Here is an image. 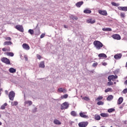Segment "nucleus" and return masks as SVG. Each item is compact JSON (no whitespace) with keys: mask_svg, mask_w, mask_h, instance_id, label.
<instances>
[{"mask_svg":"<svg viewBox=\"0 0 127 127\" xmlns=\"http://www.w3.org/2000/svg\"><path fill=\"white\" fill-rule=\"evenodd\" d=\"M108 92H112V88H108L105 90V93H108Z\"/></svg>","mask_w":127,"mask_h":127,"instance_id":"nucleus-34","label":"nucleus"},{"mask_svg":"<svg viewBox=\"0 0 127 127\" xmlns=\"http://www.w3.org/2000/svg\"><path fill=\"white\" fill-rule=\"evenodd\" d=\"M1 90H2V89L0 88V96L1 94V93H0V92H1Z\"/></svg>","mask_w":127,"mask_h":127,"instance_id":"nucleus-56","label":"nucleus"},{"mask_svg":"<svg viewBox=\"0 0 127 127\" xmlns=\"http://www.w3.org/2000/svg\"><path fill=\"white\" fill-rule=\"evenodd\" d=\"M70 115H71V116H72L73 117H77V113L74 111H71V112L70 113Z\"/></svg>","mask_w":127,"mask_h":127,"instance_id":"nucleus-30","label":"nucleus"},{"mask_svg":"<svg viewBox=\"0 0 127 127\" xmlns=\"http://www.w3.org/2000/svg\"><path fill=\"white\" fill-rule=\"evenodd\" d=\"M112 5H114V6H119V3H117L115 2H111Z\"/></svg>","mask_w":127,"mask_h":127,"instance_id":"nucleus-40","label":"nucleus"},{"mask_svg":"<svg viewBox=\"0 0 127 127\" xmlns=\"http://www.w3.org/2000/svg\"><path fill=\"white\" fill-rule=\"evenodd\" d=\"M25 105L27 104H28L29 106H31V105H32V101L28 100L25 102Z\"/></svg>","mask_w":127,"mask_h":127,"instance_id":"nucleus-27","label":"nucleus"},{"mask_svg":"<svg viewBox=\"0 0 127 127\" xmlns=\"http://www.w3.org/2000/svg\"><path fill=\"white\" fill-rule=\"evenodd\" d=\"M6 50H7V49L5 48H3L2 49V51L5 52V51H6Z\"/></svg>","mask_w":127,"mask_h":127,"instance_id":"nucleus-51","label":"nucleus"},{"mask_svg":"<svg viewBox=\"0 0 127 127\" xmlns=\"http://www.w3.org/2000/svg\"><path fill=\"white\" fill-rule=\"evenodd\" d=\"M8 97L10 101H13V99H14V97H15V93L13 91H10L9 93Z\"/></svg>","mask_w":127,"mask_h":127,"instance_id":"nucleus-2","label":"nucleus"},{"mask_svg":"<svg viewBox=\"0 0 127 127\" xmlns=\"http://www.w3.org/2000/svg\"><path fill=\"white\" fill-rule=\"evenodd\" d=\"M100 116L103 117V118H108V117H109V114L106 113H101Z\"/></svg>","mask_w":127,"mask_h":127,"instance_id":"nucleus-23","label":"nucleus"},{"mask_svg":"<svg viewBox=\"0 0 127 127\" xmlns=\"http://www.w3.org/2000/svg\"><path fill=\"white\" fill-rule=\"evenodd\" d=\"M89 123L88 122H81L78 124V126L79 127H86L88 126Z\"/></svg>","mask_w":127,"mask_h":127,"instance_id":"nucleus-7","label":"nucleus"},{"mask_svg":"<svg viewBox=\"0 0 127 127\" xmlns=\"http://www.w3.org/2000/svg\"><path fill=\"white\" fill-rule=\"evenodd\" d=\"M45 36V34H42L40 36V38H43Z\"/></svg>","mask_w":127,"mask_h":127,"instance_id":"nucleus-49","label":"nucleus"},{"mask_svg":"<svg viewBox=\"0 0 127 127\" xmlns=\"http://www.w3.org/2000/svg\"><path fill=\"white\" fill-rule=\"evenodd\" d=\"M114 99V96L112 95H109L108 97L107 98V101H111L112 100Z\"/></svg>","mask_w":127,"mask_h":127,"instance_id":"nucleus-20","label":"nucleus"},{"mask_svg":"<svg viewBox=\"0 0 127 127\" xmlns=\"http://www.w3.org/2000/svg\"><path fill=\"white\" fill-rule=\"evenodd\" d=\"M102 65H103V66H106V65H107V63H103L102 64Z\"/></svg>","mask_w":127,"mask_h":127,"instance_id":"nucleus-53","label":"nucleus"},{"mask_svg":"<svg viewBox=\"0 0 127 127\" xmlns=\"http://www.w3.org/2000/svg\"><path fill=\"white\" fill-rule=\"evenodd\" d=\"M97 105H98V106H102V105H104V102L102 101H99L97 103Z\"/></svg>","mask_w":127,"mask_h":127,"instance_id":"nucleus-39","label":"nucleus"},{"mask_svg":"<svg viewBox=\"0 0 127 127\" xmlns=\"http://www.w3.org/2000/svg\"><path fill=\"white\" fill-rule=\"evenodd\" d=\"M1 61L3 63H5L7 65H9V64H10V61H9V59L6 58H2L1 59Z\"/></svg>","mask_w":127,"mask_h":127,"instance_id":"nucleus-4","label":"nucleus"},{"mask_svg":"<svg viewBox=\"0 0 127 127\" xmlns=\"http://www.w3.org/2000/svg\"><path fill=\"white\" fill-rule=\"evenodd\" d=\"M22 47L24 48V49H25L26 50H29L30 49V47L27 44H23L22 45Z\"/></svg>","mask_w":127,"mask_h":127,"instance_id":"nucleus-10","label":"nucleus"},{"mask_svg":"<svg viewBox=\"0 0 127 127\" xmlns=\"http://www.w3.org/2000/svg\"><path fill=\"white\" fill-rule=\"evenodd\" d=\"M82 100H85V101H90V98L87 97H85L82 98Z\"/></svg>","mask_w":127,"mask_h":127,"instance_id":"nucleus-41","label":"nucleus"},{"mask_svg":"<svg viewBox=\"0 0 127 127\" xmlns=\"http://www.w3.org/2000/svg\"><path fill=\"white\" fill-rule=\"evenodd\" d=\"M58 91L60 93H66L67 92V90L65 88L63 89L62 88L58 89Z\"/></svg>","mask_w":127,"mask_h":127,"instance_id":"nucleus-12","label":"nucleus"},{"mask_svg":"<svg viewBox=\"0 0 127 127\" xmlns=\"http://www.w3.org/2000/svg\"><path fill=\"white\" fill-rule=\"evenodd\" d=\"M93 44L96 49H97V50H100L101 47H103V48H105V46H104L103 43L99 41H95L93 42Z\"/></svg>","mask_w":127,"mask_h":127,"instance_id":"nucleus-1","label":"nucleus"},{"mask_svg":"<svg viewBox=\"0 0 127 127\" xmlns=\"http://www.w3.org/2000/svg\"><path fill=\"white\" fill-rule=\"evenodd\" d=\"M36 33H35V35H39V34H40V33L39 32V29H36Z\"/></svg>","mask_w":127,"mask_h":127,"instance_id":"nucleus-37","label":"nucleus"},{"mask_svg":"<svg viewBox=\"0 0 127 127\" xmlns=\"http://www.w3.org/2000/svg\"><path fill=\"white\" fill-rule=\"evenodd\" d=\"M87 23H91V24H93V23H95V22H96V20H92V19H90L87 20Z\"/></svg>","mask_w":127,"mask_h":127,"instance_id":"nucleus-19","label":"nucleus"},{"mask_svg":"<svg viewBox=\"0 0 127 127\" xmlns=\"http://www.w3.org/2000/svg\"><path fill=\"white\" fill-rule=\"evenodd\" d=\"M118 78V75H109L108 77V81H114V80H115V79H117Z\"/></svg>","mask_w":127,"mask_h":127,"instance_id":"nucleus-6","label":"nucleus"},{"mask_svg":"<svg viewBox=\"0 0 127 127\" xmlns=\"http://www.w3.org/2000/svg\"><path fill=\"white\" fill-rule=\"evenodd\" d=\"M113 38L114 39H117V40H121V36L119 34H114L112 35Z\"/></svg>","mask_w":127,"mask_h":127,"instance_id":"nucleus-9","label":"nucleus"},{"mask_svg":"<svg viewBox=\"0 0 127 127\" xmlns=\"http://www.w3.org/2000/svg\"><path fill=\"white\" fill-rule=\"evenodd\" d=\"M6 54L7 56H10V57H13V56H14L13 53L11 52H7Z\"/></svg>","mask_w":127,"mask_h":127,"instance_id":"nucleus-21","label":"nucleus"},{"mask_svg":"<svg viewBox=\"0 0 127 127\" xmlns=\"http://www.w3.org/2000/svg\"><path fill=\"white\" fill-rule=\"evenodd\" d=\"M37 58L38 59H41V56L40 55H37Z\"/></svg>","mask_w":127,"mask_h":127,"instance_id":"nucleus-52","label":"nucleus"},{"mask_svg":"<svg viewBox=\"0 0 127 127\" xmlns=\"http://www.w3.org/2000/svg\"><path fill=\"white\" fill-rule=\"evenodd\" d=\"M108 113H113V112H115V109L111 108L108 110Z\"/></svg>","mask_w":127,"mask_h":127,"instance_id":"nucleus-35","label":"nucleus"},{"mask_svg":"<svg viewBox=\"0 0 127 127\" xmlns=\"http://www.w3.org/2000/svg\"><path fill=\"white\" fill-rule=\"evenodd\" d=\"M62 99H67L68 98V95L65 94L61 96Z\"/></svg>","mask_w":127,"mask_h":127,"instance_id":"nucleus-36","label":"nucleus"},{"mask_svg":"<svg viewBox=\"0 0 127 127\" xmlns=\"http://www.w3.org/2000/svg\"><path fill=\"white\" fill-rule=\"evenodd\" d=\"M98 57L102 58L104 57V58H107V55L105 54H99L98 55Z\"/></svg>","mask_w":127,"mask_h":127,"instance_id":"nucleus-24","label":"nucleus"},{"mask_svg":"<svg viewBox=\"0 0 127 127\" xmlns=\"http://www.w3.org/2000/svg\"><path fill=\"white\" fill-rule=\"evenodd\" d=\"M9 72L10 73H15V72H16V69L13 67H10L9 69Z\"/></svg>","mask_w":127,"mask_h":127,"instance_id":"nucleus-16","label":"nucleus"},{"mask_svg":"<svg viewBox=\"0 0 127 127\" xmlns=\"http://www.w3.org/2000/svg\"><path fill=\"white\" fill-rule=\"evenodd\" d=\"M69 18L73 20H78V17L73 15H70Z\"/></svg>","mask_w":127,"mask_h":127,"instance_id":"nucleus-14","label":"nucleus"},{"mask_svg":"<svg viewBox=\"0 0 127 127\" xmlns=\"http://www.w3.org/2000/svg\"><path fill=\"white\" fill-rule=\"evenodd\" d=\"M96 100L97 101H100L101 100H103V96H99Z\"/></svg>","mask_w":127,"mask_h":127,"instance_id":"nucleus-44","label":"nucleus"},{"mask_svg":"<svg viewBox=\"0 0 127 127\" xmlns=\"http://www.w3.org/2000/svg\"><path fill=\"white\" fill-rule=\"evenodd\" d=\"M99 13L102 15H107V11L99 10Z\"/></svg>","mask_w":127,"mask_h":127,"instance_id":"nucleus-17","label":"nucleus"},{"mask_svg":"<svg viewBox=\"0 0 127 127\" xmlns=\"http://www.w3.org/2000/svg\"><path fill=\"white\" fill-rule=\"evenodd\" d=\"M122 56H123V55L122 54H117L114 56V58L116 60H119L122 58Z\"/></svg>","mask_w":127,"mask_h":127,"instance_id":"nucleus-8","label":"nucleus"},{"mask_svg":"<svg viewBox=\"0 0 127 127\" xmlns=\"http://www.w3.org/2000/svg\"><path fill=\"white\" fill-rule=\"evenodd\" d=\"M32 113H36L37 112V108L35 107L32 110Z\"/></svg>","mask_w":127,"mask_h":127,"instance_id":"nucleus-43","label":"nucleus"},{"mask_svg":"<svg viewBox=\"0 0 127 127\" xmlns=\"http://www.w3.org/2000/svg\"><path fill=\"white\" fill-rule=\"evenodd\" d=\"M1 125H2V123H1V122H0V126H1Z\"/></svg>","mask_w":127,"mask_h":127,"instance_id":"nucleus-58","label":"nucleus"},{"mask_svg":"<svg viewBox=\"0 0 127 127\" xmlns=\"http://www.w3.org/2000/svg\"><path fill=\"white\" fill-rule=\"evenodd\" d=\"M79 115L80 117H81V118H83L84 119H88L89 118V117L86 115H85V113L83 112H80L79 113Z\"/></svg>","mask_w":127,"mask_h":127,"instance_id":"nucleus-11","label":"nucleus"},{"mask_svg":"<svg viewBox=\"0 0 127 127\" xmlns=\"http://www.w3.org/2000/svg\"><path fill=\"white\" fill-rule=\"evenodd\" d=\"M6 40H9V41H10L11 40V38L9 37H7L6 38H5Z\"/></svg>","mask_w":127,"mask_h":127,"instance_id":"nucleus-46","label":"nucleus"},{"mask_svg":"<svg viewBox=\"0 0 127 127\" xmlns=\"http://www.w3.org/2000/svg\"><path fill=\"white\" fill-rule=\"evenodd\" d=\"M90 72H91V73H94V70H91Z\"/></svg>","mask_w":127,"mask_h":127,"instance_id":"nucleus-57","label":"nucleus"},{"mask_svg":"<svg viewBox=\"0 0 127 127\" xmlns=\"http://www.w3.org/2000/svg\"><path fill=\"white\" fill-rule=\"evenodd\" d=\"M7 106V103H5L3 105H2L0 107L1 110H4L5 109V107Z\"/></svg>","mask_w":127,"mask_h":127,"instance_id":"nucleus-29","label":"nucleus"},{"mask_svg":"<svg viewBox=\"0 0 127 127\" xmlns=\"http://www.w3.org/2000/svg\"><path fill=\"white\" fill-rule=\"evenodd\" d=\"M102 30L103 31H112V29L111 28H103Z\"/></svg>","mask_w":127,"mask_h":127,"instance_id":"nucleus-28","label":"nucleus"},{"mask_svg":"<svg viewBox=\"0 0 127 127\" xmlns=\"http://www.w3.org/2000/svg\"><path fill=\"white\" fill-rule=\"evenodd\" d=\"M98 66V63H94L92 64V67H97Z\"/></svg>","mask_w":127,"mask_h":127,"instance_id":"nucleus-45","label":"nucleus"},{"mask_svg":"<svg viewBox=\"0 0 127 127\" xmlns=\"http://www.w3.org/2000/svg\"><path fill=\"white\" fill-rule=\"evenodd\" d=\"M55 101H59V99H54Z\"/></svg>","mask_w":127,"mask_h":127,"instance_id":"nucleus-59","label":"nucleus"},{"mask_svg":"<svg viewBox=\"0 0 127 127\" xmlns=\"http://www.w3.org/2000/svg\"><path fill=\"white\" fill-rule=\"evenodd\" d=\"M12 43L10 41H6L3 43V45H11Z\"/></svg>","mask_w":127,"mask_h":127,"instance_id":"nucleus-26","label":"nucleus"},{"mask_svg":"<svg viewBox=\"0 0 127 127\" xmlns=\"http://www.w3.org/2000/svg\"><path fill=\"white\" fill-rule=\"evenodd\" d=\"M120 15H121V17H123V18H124L125 13H121Z\"/></svg>","mask_w":127,"mask_h":127,"instance_id":"nucleus-48","label":"nucleus"},{"mask_svg":"<svg viewBox=\"0 0 127 127\" xmlns=\"http://www.w3.org/2000/svg\"><path fill=\"white\" fill-rule=\"evenodd\" d=\"M84 3V1H81L79 2H77L76 4L75 5L77 6V7H81V5Z\"/></svg>","mask_w":127,"mask_h":127,"instance_id":"nucleus-13","label":"nucleus"},{"mask_svg":"<svg viewBox=\"0 0 127 127\" xmlns=\"http://www.w3.org/2000/svg\"><path fill=\"white\" fill-rule=\"evenodd\" d=\"M84 13H91L92 12V11L88 9H85L83 11Z\"/></svg>","mask_w":127,"mask_h":127,"instance_id":"nucleus-33","label":"nucleus"},{"mask_svg":"<svg viewBox=\"0 0 127 127\" xmlns=\"http://www.w3.org/2000/svg\"><path fill=\"white\" fill-rule=\"evenodd\" d=\"M5 93L6 95H8V91H7V90H5Z\"/></svg>","mask_w":127,"mask_h":127,"instance_id":"nucleus-54","label":"nucleus"},{"mask_svg":"<svg viewBox=\"0 0 127 127\" xmlns=\"http://www.w3.org/2000/svg\"><path fill=\"white\" fill-rule=\"evenodd\" d=\"M113 84H114V83L113 82V81L110 80V81H109V82H108L107 83V85L108 86H112V85H113Z\"/></svg>","mask_w":127,"mask_h":127,"instance_id":"nucleus-38","label":"nucleus"},{"mask_svg":"<svg viewBox=\"0 0 127 127\" xmlns=\"http://www.w3.org/2000/svg\"><path fill=\"white\" fill-rule=\"evenodd\" d=\"M40 68H45V65L44 64V61L41 62L39 64Z\"/></svg>","mask_w":127,"mask_h":127,"instance_id":"nucleus-18","label":"nucleus"},{"mask_svg":"<svg viewBox=\"0 0 127 127\" xmlns=\"http://www.w3.org/2000/svg\"><path fill=\"white\" fill-rule=\"evenodd\" d=\"M123 101H124V99L123 98V97L119 98L118 102V105H121V104L123 103Z\"/></svg>","mask_w":127,"mask_h":127,"instance_id":"nucleus-22","label":"nucleus"},{"mask_svg":"<svg viewBox=\"0 0 127 127\" xmlns=\"http://www.w3.org/2000/svg\"><path fill=\"white\" fill-rule=\"evenodd\" d=\"M95 120H96V121H100V120H101V117L100 115H95Z\"/></svg>","mask_w":127,"mask_h":127,"instance_id":"nucleus-31","label":"nucleus"},{"mask_svg":"<svg viewBox=\"0 0 127 127\" xmlns=\"http://www.w3.org/2000/svg\"><path fill=\"white\" fill-rule=\"evenodd\" d=\"M28 33H30L31 35H33V34H34V31L32 29H29L28 30Z\"/></svg>","mask_w":127,"mask_h":127,"instance_id":"nucleus-32","label":"nucleus"},{"mask_svg":"<svg viewBox=\"0 0 127 127\" xmlns=\"http://www.w3.org/2000/svg\"><path fill=\"white\" fill-rule=\"evenodd\" d=\"M69 108V104L67 102H64L63 103L61 106V110H65Z\"/></svg>","mask_w":127,"mask_h":127,"instance_id":"nucleus-3","label":"nucleus"},{"mask_svg":"<svg viewBox=\"0 0 127 127\" xmlns=\"http://www.w3.org/2000/svg\"><path fill=\"white\" fill-rule=\"evenodd\" d=\"M127 88H125L123 91V94H127Z\"/></svg>","mask_w":127,"mask_h":127,"instance_id":"nucleus-47","label":"nucleus"},{"mask_svg":"<svg viewBox=\"0 0 127 127\" xmlns=\"http://www.w3.org/2000/svg\"><path fill=\"white\" fill-rule=\"evenodd\" d=\"M54 123L55 125H61V123L60 122V121H59V120H58L57 119H56L54 120Z\"/></svg>","mask_w":127,"mask_h":127,"instance_id":"nucleus-25","label":"nucleus"},{"mask_svg":"<svg viewBox=\"0 0 127 127\" xmlns=\"http://www.w3.org/2000/svg\"><path fill=\"white\" fill-rule=\"evenodd\" d=\"M0 118H1V115H0Z\"/></svg>","mask_w":127,"mask_h":127,"instance_id":"nucleus-60","label":"nucleus"},{"mask_svg":"<svg viewBox=\"0 0 127 127\" xmlns=\"http://www.w3.org/2000/svg\"><path fill=\"white\" fill-rule=\"evenodd\" d=\"M111 127H113L112 126H111Z\"/></svg>","mask_w":127,"mask_h":127,"instance_id":"nucleus-61","label":"nucleus"},{"mask_svg":"<svg viewBox=\"0 0 127 127\" xmlns=\"http://www.w3.org/2000/svg\"><path fill=\"white\" fill-rule=\"evenodd\" d=\"M15 28H16L17 30L20 31V32H23V31H24V29H23V27L20 25H16Z\"/></svg>","mask_w":127,"mask_h":127,"instance_id":"nucleus-5","label":"nucleus"},{"mask_svg":"<svg viewBox=\"0 0 127 127\" xmlns=\"http://www.w3.org/2000/svg\"><path fill=\"white\" fill-rule=\"evenodd\" d=\"M24 58H25V61H28V58H27V56H24Z\"/></svg>","mask_w":127,"mask_h":127,"instance_id":"nucleus-50","label":"nucleus"},{"mask_svg":"<svg viewBox=\"0 0 127 127\" xmlns=\"http://www.w3.org/2000/svg\"><path fill=\"white\" fill-rule=\"evenodd\" d=\"M12 106H17L18 105V103L17 101H14L13 102V104H12V102H11Z\"/></svg>","mask_w":127,"mask_h":127,"instance_id":"nucleus-42","label":"nucleus"},{"mask_svg":"<svg viewBox=\"0 0 127 127\" xmlns=\"http://www.w3.org/2000/svg\"><path fill=\"white\" fill-rule=\"evenodd\" d=\"M64 28H68V27H67V26L66 25H64Z\"/></svg>","mask_w":127,"mask_h":127,"instance_id":"nucleus-55","label":"nucleus"},{"mask_svg":"<svg viewBox=\"0 0 127 127\" xmlns=\"http://www.w3.org/2000/svg\"><path fill=\"white\" fill-rule=\"evenodd\" d=\"M119 10H123V11H127V7H118Z\"/></svg>","mask_w":127,"mask_h":127,"instance_id":"nucleus-15","label":"nucleus"}]
</instances>
